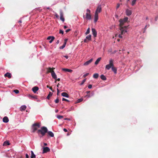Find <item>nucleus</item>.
<instances>
[{"mask_svg":"<svg viewBox=\"0 0 158 158\" xmlns=\"http://www.w3.org/2000/svg\"><path fill=\"white\" fill-rule=\"evenodd\" d=\"M128 19V18L127 17H125L123 19H120L119 20L120 30L121 31L122 34H123L127 32V28L128 26H125L124 27H123V26L124 23L127 21Z\"/></svg>","mask_w":158,"mask_h":158,"instance_id":"1","label":"nucleus"},{"mask_svg":"<svg viewBox=\"0 0 158 158\" xmlns=\"http://www.w3.org/2000/svg\"><path fill=\"white\" fill-rule=\"evenodd\" d=\"M48 129L46 127H43L41 128V129L38 130L37 131V133L38 134L40 133L42 135V136H44L46 133H47L48 131Z\"/></svg>","mask_w":158,"mask_h":158,"instance_id":"2","label":"nucleus"},{"mask_svg":"<svg viewBox=\"0 0 158 158\" xmlns=\"http://www.w3.org/2000/svg\"><path fill=\"white\" fill-rule=\"evenodd\" d=\"M40 125L39 123H35L33 124L32 125V127L33 129V132H34L36 131L37 129L40 128Z\"/></svg>","mask_w":158,"mask_h":158,"instance_id":"3","label":"nucleus"},{"mask_svg":"<svg viewBox=\"0 0 158 158\" xmlns=\"http://www.w3.org/2000/svg\"><path fill=\"white\" fill-rule=\"evenodd\" d=\"M113 66H114L113 60L110 59L109 61V64L106 66V68L107 70H109L110 68H112Z\"/></svg>","mask_w":158,"mask_h":158,"instance_id":"4","label":"nucleus"},{"mask_svg":"<svg viewBox=\"0 0 158 158\" xmlns=\"http://www.w3.org/2000/svg\"><path fill=\"white\" fill-rule=\"evenodd\" d=\"M87 12L86 13V19H91V15H90V10L87 9Z\"/></svg>","mask_w":158,"mask_h":158,"instance_id":"5","label":"nucleus"},{"mask_svg":"<svg viewBox=\"0 0 158 158\" xmlns=\"http://www.w3.org/2000/svg\"><path fill=\"white\" fill-rule=\"evenodd\" d=\"M60 19L63 22H64V19L63 17V13L62 11H60Z\"/></svg>","mask_w":158,"mask_h":158,"instance_id":"6","label":"nucleus"},{"mask_svg":"<svg viewBox=\"0 0 158 158\" xmlns=\"http://www.w3.org/2000/svg\"><path fill=\"white\" fill-rule=\"evenodd\" d=\"M50 151V149L48 147H44L43 148V153H45Z\"/></svg>","mask_w":158,"mask_h":158,"instance_id":"7","label":"nucleus"},{"mask_svg":"<svg viewBox=\"0 0 158 158\" xmlns=\"http://www.w3.org/2000/svg\"><path fill=\"white\" fill-rule=\"evenodd\" d=\"M55 68L52 67V68H51V67H48V70L47 72V73H52V71H54L53 70L54 69H55Z\"/></svg>","mask_w":158,"mask_h":158,"instance_id":"8","label":"nucleus"},{"mask_svg":"<svg viewBox=\"0 0 158 158\" xmlns=\"http://www.w3.org/2000/svg\"><path fill=\"white\" fill-rule=\"evenodd\" d=\"M126 15L128 16H129L131 15L132 14V12L131 11V10H130L128 9H127L126 10Z\"/></svg>","mask_w":158,"mask_h":158,"instance_id":"9","label":"nucleus"},{"mask_svg":"<svg viewBox=\"0 0 158 158\" xmlns=\"http://www.w3.org/2000/svg\"><path fill=\"white\" fill-rule=\"evenodd\" d=\"M92 31L94 37H96L97 35V32L96 30L94 28H93L92 29Z\"/></svg>","mask_w":158,"mask_h":158,"instance_id":"10","label":"nucleus"},{"mask_svg":"<svg viewBox=\"0 0 158 158\" xmlns=\"http://www.w3.org/2000/svg\"><path fill=\"white\" fill-rule=\"evenodd\" d=\"M93 59H91L90 60L88 61H86L85 63L84 64V65L87 66L89 64L91 63L93 61Z\"/></svg>","mask_w":158,"mask_h":158,"instance_id":"11","label":"nucleus"},{"mask_svg":"<svg viewBox=\"0 0 158 158\" xmlns=\"http://www.w3.org/2000/svg\"><path fill=\"white\" fill-rule=\"evenodd\" d=\"M39 90V88L37 86H35L32 88V90L34 93H35Z\"/></svg>","mask_w":158,"mask_h":158,"instance_id":"12","label":"nucleus"},{"mask_svg":"<svg viewBox=\"0 0 158 158\" xmlns=\"http://www.w3.org/2000/svg\"><path fill=\"white\" fill-rule=\"evenodd\" d=\"M101 10H102V9H101V6H98L97 9V10L95 11V13L98 14V13H100L101 12Z\"/></svg>","mask_w":158,"mask_h":158,"instance_id":"13","label":"nucleus"},{"mask_svg":"<svg viewBox=\"0 0 158 158\" xmlns=\"http://www.w3.org/2000/svg\"><path fill=\"white\" fill-rule=\"evenodd\" d=\"M51 75L52 77L56 80L57 76L55 73L54 71H52V73H51Z\"/></svg>","mask_w":158,"mask_h":158,"instance_id":"14","label":"nucleus"},{"mask_svg":"<svg viewBox=\"0 0 158 158\" xmlns=\"http://www.w3.org/2000/svg\"><path fill=\"white\" fill-rule=\"evenodd\" d=\"M5 77H7L9 78H10L11 77V75L10 73L7 72L4 74Z\"/></svg>","mask_w":158,"mask_h":158,"instance_id":"15","label":"nucleus"},{"mask_svg":"<svg viewBox=\"0 0 158 158\" xmlns=\"http://www.w3.org/2000/svg\"><path fill=\"white\" fill-rule=\"evenodd\" d=\"M3 121L5 123L8 122L9 121V119L8 117L6 116L4 117L3 118Z\"/></svg>","mask_w":158,"mask_h":158,"instance_id":"16","label":"nucleus"},{"mask_svg":"<svg viewBox=\"0 0 158 158\" xmlns=\"http://www.w3.org/2000/svg\"><path fill=\"white\" fill-rule=\"evenodd\" d=\"M98 19V14L95 13L94 15V22L95 23H96Z\"/></svg>","mask_w":158,"mask_h":158,"instance_id":"17","label":"nucleus"},{"mask_svg":"<svg viewBox=\"0 0 158 158\" xmlns=\"http://www.w3.org/2000/svg\"><path fill=\"white\" fill-rule=\"evenodd\" d=\"M61 95L62 96L66 98H68L69 97V95L66 92L62 93Z\"/></svg>","mask_w":158,"mask_h":158,"instance_id":"18","label":"nucleus"},{"mask_svg":"<svg viewBox=\"0 0 158 158\" xmlns=\"http://www.w3.org/2000/svg\"><path fill=\"white\" fill-rule=\"evenodd\" d=\"M29 97L30 98H34L37 99V96L36 95H29Z\"/></svg>","mask_w":158,"mask_h":158,"instance_id":"19","label":"nucleus"},{"mask_svg":"<svg viewBox=\"0 0 158 158\" xmlns=\"http://www.w3.org/2000/svg\"><path fill=\"white\" fill-rule=\"evenodd\" d=\"M26 106L25 105H23L21 106V107L20 108V110L21 111H23L26 109Z\"/></svg>","mask_w":158,"mask_h":158,"instance_id":"20","label":"nucleus"},{"mask_svg":"<svg viewBox=\"0 0 158 158\" xmlns=\"http://www.w3.org/2000/svg\"><path fill=\"white\" fill-rule=\"evenodd\" d=\"M62 70L65 72H68L70 73H71L73 72V70H72L69 69H62Z\"/></svg>","mask_w":158,"mask_h":158,"instance_id":"21","label":"nucleus"},{"mask_svg":"<svg viewBox=\"0 0 158 158\" xmlns=\"http://www.w3.org/2000/svg\"><path fill=\"white\" fill-rule=\"evenodd\" d=\"M10 145V143L8 141H5L3 143V146H6Z\"/></svg>","mask_w":158,"mask_h":158,"instance_id":"22","label":"nucleus"},{"mask_svg":"<svg viewBox=\"0 0 158 158\" xmlns=\"http://www.w3.org/2000/svg\"><path fill=\"white\" fill-rule=\"evenodd\" d=\"M47 132L48 133V135L51 137H53L54 136V134L52 131H47Z\"/></svg>","mask_w":158,"mask_h":158,"instance_id":"23","label":"nucleus"},{"mask_svg":"<svg viewBox=\"0 0 158 158\" xmlns=\"http://www.w3.org/2000/svg\"><path fill=\"white\" fill-rule=\"evenodd\" d=\"M112 70L114 72V73L116 74L117 72V69L115 68L114 67V66L112 67Z\"/></svg>","mask_w":158,"mask_h":158,"instance_id":"24","label":"nucleus"},{"mask_svg":"<svg viewBox=\"0 0 158 158\" xmlns=\"http://www.w3.org/2000/svg\"><path fill=\"white\" fill-rule=\"evenodd\" d=\"M101 59V57H99L95 61V65H97L98 64L99 62L100 61V60Z\"/></svg>","mask_w":158,"mask_h":158,"instance_id":"25","label":"nucleus"},{"mask_svg":"<svg viewBox=\"0 0 158 158\" xmlns=\"http://www.w3.org/2000/svg\"><path fill=\"white\" fill-rule=\"evenodd\" d=\"M101 78L103 80H106V77L104 75H101L100 76Z\"/></svg>","mask_w":158,"mask_h":158,"instance_id":"26","label":"nucleus"},{"mask_svg":"<svg viewBox=\"0 0 158 158\" xmlns=\"http://www.w3.org/2000/svg\"><path fill=\"white\" fill-rule=\"evenodd\" d=\"M31 158H35L36 156L34 154L33 152L32 151H31Z\"/></svg>","mask_w":158,"mask_h":158,"instance_id":"27","label":"nucleus"},{"mask_svg":"<svg viewBox=\"0 0 158 158\" xmlns=\"http://www.w3.org/2000/svg\"><path fill=\"white\" fill-rule=\"evenodd\" d=\"M98 74L97 73H96L93 75V77L95 79H97L98 77Z\"/></svg>","mask_w":158,"mask_h":158,"instance_id":"28","label":"nucleus"},{"mask_svg":"<svg viewBox=\"0 0 158 158\" xmlns=\"http://www.w3.org/2000/svg\"><path fill=\"white\" fill-rule=\"evenodd\" d=\"M52 94H53L52 93H51V92H49V94L47 96V98L48 99H49L50 97H51L52 95Z\"/></svg>","mask_w":158,"mask_h":158,"instance_id":"29","label":"nucleus"},{"mask_svg":"<svg viewBox=\"0 0 158 158\" xmlns=\"http://www.w3.org/2000/svg\"><path fill=\"white\" fill-rule=\"evenodd\" d=\"M86 38L88 40H90L91 39V35H87Z\"/></svg>","mask_w":158,"mask_h":158,"instance_id":"30","label":"nucleus"},{"mask_svg":"<svg viewBox=\"0 0 158 158\" xmlns=\"http://www.w3.org/2000/svg\"><path fill=\"white\" fill-rule=\"evenodd\" d=\"M66 43H64L62 46H61L60 47V49H63L65 46Z\"/></svg>","mask_w":158,"mask_h":158,"instance_id":"31","label":"nucleus"},{"mask_svg":"<svg viewBox=\"0 0 158 158\" xmlns=\"http://www.w3.org/2000/svg\"><path fill=\"white\" fill-rule=\"evenodd\" d=\"M137 0H133L131 2V5L132 6H134V5L135 4Z\"/></svg>","mask_w":158,"mask_h":158,"instance_id":"32","label":"nucleus"},{"mask_svg":"<svg viewBox=\"0 0 158 158\" xmlns=\"http://www.w3.org/2000/svg\"><path fill=\"white\" fill-rule=\"evenodd\" d=\"M90 32V28L89 27L87 30L85 32V35H87L88 34H89Z\"/></svg>","mask_w":158,"mask_h":158,"instance_id":"33","label":"nucleus"},{"mask_svg":"<svg viewBox=\"0 0 158 158\" xmlns=\"http://www.w3.org/2000/svg\"><path fill=\"white\" fill-rule=\"evenodd\" d=\"M83 100V99L82 98H80L79 99H78L77 100V103H79L80 102H82Z\"/></svg>","mask_w":158,"mask_h":158,"instance_id":"34","label":"nucleus"},{"mask_svg":"<svg viewBox=\"0 0 158 158\" xmlns=\"http://www.w3.org/2000/svg\"><path fill=\"white\" fill-rule=\"evenodd\" d=\"M14 92L16 94H18L19 92V90L18 89L14 90Z\"/></svg>","mask_w":158,"mask_h":158,"instance_id":"35","label":"nucleus"},{"mask_svg":"<svg viewBox=\"0 0 158 158\" xmlns=\"http://www.w3.org/2000/svg\"><path fill=\"white\" fill-rule=\"evenodd\" d=\"M63 116H61V115H58L57 116V118H58V119H61L62 118H63Z\"/></svg>","mask_w":158,"mask_h":158,"instance_id":"36","label":"nucleus"},{"mask_svg":"<svg viewBox=\"0 0 158 158\" xmlns=\"http://www.w3.org/2000/svg\"><path fill=\"white\" fill-rule=\"evenodd\" d=\"M89 74V73H86L85 74L83 75V77H84V78H85V77L87 76H88Z\"/></svg>","mask_w":158,"mask_h":158,"instance_id":"37","label":"nucleus"},{"mask_svg":"<svg viewBox=\"0 0 158 158\" xmlns=\"http://www.w3.org/2000/svg\"><path fill=\"white\" fill-rule=\"evenodd\" d=\"M54 39H55L54 37H52V39H51V40L49 41V43H52V42L53 41Z\"/></svg>","mask_w":158,"mask_h":158,"instance_id":"38","label":"nucleus"},{"mask_svg":"<svg viewBox=\"0 0 158 158\" xmlns=\"http://www.w3.org/2000/svg\"><path fill=\"white\" fill-rule=\"evenodd\" d=\"M86 80V79H85L83 80L81 84V85H83L84 84V83L85 81Z\"/></svg>","mask_w":158,"mask_h":158,"instance_id":"39","label":"nucleus"},{"mask_svg":"<svg viewBox=\"0 0 158 158\" xmlns=\"http://www.w3.org/2000/svg\"><path fill=\"white\" fill-rule=\"evenodd\" d=\"M62 100L63 101H66V102H69V100H67V99H65V98H62Z\"/></svg>","mask_w":158,"mask_h":158,"instance_id":"40","label":"nucleus"},{"mask_svg":"<svg viewBox=\"0 0 158 158\" xmlns=\"http://www.w3.org/2000/svg\"><path fill=\"white\" fill-rule=\"evenodd\" d=\"M59 33L63 34H64V31L62 30H60L59 31Z\"/></svg>","mask_w":158,"mask_h":158,"instance_id":"41","label":"nucleus"},{"mask_svg":"<svg viewBox=\"0 0 158 158\" xmlns=\"http://www.w3.org/2000/svg\"><path fill=\"white\" fill-rule=\"evenodd\" d=\"M52 37H54L53 36H48L47 38V40H51L52 39Z\"/></svg>","mask_w":158,"mask_h":158,"instance_id":"42","label":"nucleus"},{"mask_svg":"<svg viewBox=\"0 0 158 158\" xmlns=\"http://www.w3.org/2000/svg\"><path fill=\"white\" fill-rule=\"evenodd\" d=\"M59 102V100L58 98H57L55 100V102L56 103H58Z\"/></svg>","mask_w":158,"mask_h":158,"instance_id":"43","label":"nucleus"},{"mask_svg":"<svg viewBox=\"0 0 158 158\" xmlns=\"http://www.w3.org/2000/svg\"><path fill=\"white\" fill-rule=\"evenodd\" d=\"M120 4L119 3H118L117 4L116 6V9H117L120 6Z\"/></svg>","mask_w":158,"mask_h":158,"instance_id":"44","label":"nucleus"},{"mask_svg":"<svg viewBox=\"0 0 158 158\" xmlns=\"http://www.w3.org/2000/svg\"><path fill=\"white\" fill-rule=\"evenodd\" d=\"M149 26H150V25H149V24H148V25H146L145 26V27H144V29L145 30L147 28V27H149Z\"/></svg>","mask_w":158,"mask_h":158,"instance_id":"45","label":"nucleus"},{"mask_svg":"<svg viewBox=\"0 0 158 158\" xmlns=\"http://www.w3.org/2000/svg\"><path fill=\"white\" fill-rule=\"evenodd\" d=\"M123 34H122L121 33L120 34H119V35H118V37L119 38H122V37H123V36H122V35Z\"/></svg>","mask_w":158,"mask_h":158,"instance_id":"46","label":"nucleus"},{"mask_svg":"<svg viewBox=\"0 0 158 158\" xmlns=\"http://www.w3.org/2000/svg\"><path fill=\"white\" fill-rule=\"evenodd\" d=\"M92 87V85H89L88 86V88L89 89H91Z\"/></svg>","mask_w":158,"mask_h":158,"instance_id":"47","label":"nucleus"},{"mask_svg":"<svg viewBox=\"0 0 158 158\" xmlns=\"http://www.w3.org/2000/svg\"><path fill=\"white\" fill-rule=\"evenodd\" d=\"M55 16L57 18L59 19V16L57 14H56L55 15Z\"/></svg>","mask_w":158,"mask_h":158,"instance_id":"48","label":"nucleus"},{"mask_svg":"<svg viewBox=\"0 0 158 158\" xmlns=\"http://www.w3.org/2000/svg\"><path fill=\"white\" fill-rule=\"evenodd\" d=\"M70 30H71V29H69L66 30L65 31V32L66 33H67V32H69V31H70Z\"/></svg>","mask_w":158,"mask_h":158,"instance_id":"49","label":"nucleus"},{"mask_svg":"<svg viewBox=\"0 0 158 158\" xmlns=\"http://www.w3.org/2000/svg\"><path fill=\"white\" fill-rule=\"evenodd\" d=\"M84 42L85 43H87L88 42V40L86 39H85L84 40Z\"/></svg>","mask_w":158,"mask_h":158,"instance_id":"50","label":"nucleus"},{"mask_svg":"<svg viewBox=\"0 0 158 158\" xmlns=\"http://www.w3.org/2000/svg\"><path fill=\"white\" fill-rule=\"evenodd\" d=\"M57 95H58L59 94V90L58 88L57 89Z\"/></svg>","mask_w":158,"mask_h":158,"instance_id":"51","label":"nucleus"},{"mask_svg":"<svg viewBox=\"0 0 158 158\" xmlns=\"http://www.w3.org/2000/svg\"><path fill=\"white\" fill-rule=\"evenodd\" d=\"M26 158H29V156L27 154H26Z\"/></svg>","mask_w":158,"mask_h":158,"instance_id":"52","label":"nucleus"},{"mask_svg":"<svg viewBox=\"0 0 158 158\" xmlns=\"http://www.w3.org/2000/svg\"><path fill=\"white\" fill-rule=\"evenodd\" d=\"M63 131L65 132H67L68 131L65 128H64L63 129Z\"/></svg>","mask_w":158,"mask_h":158,"instance_id":"53","label":"nucleus"},{"mask_svg":"<svg viewBox=\"0 0 158 158\" xmlns=\"http://www.w3.org/2000/svg\"><path fill=\"white\" fill-rule=\"evenodd\" d=\"M49 88L50 89H51V90H52L53 92L54 91V90L52 89V87H49Z\"/></svg>","mask_w":158,"mask_h":158,"instance_id":"54","label":"nucleus"},{"mask_svg":"<svg viewBox=\"0 0 158 158\" xmlns=\"http://www.w3.org/2000/svg\"><path fill=\"white\" fill-rule=\"evenodd\" d=\"M64 56L66 58V59H68L69 58V56Z\"/></svg>","mask_w":158,"mask_h":158,"instance_id":"55","label":"nucleus"},{"mask_svg":"<svg viewBox=\"0 0 158 158\" xmlns=\"http://www.w3.org/2000/svg\"><path fill=\"white\" fill-rule=\"evenodd\" d=\"M158 19V16H157L156 18H155V20L156 21Z\"/></svg>","mask_w":158,"mask_h":158,"instance_id":"56","label":"nucleus"},{"mask_svg":"<svg viewBox=\"0 0 158 158\" xmlns=\"http://www.w3.org/2000/svg\"><path fill=\"white\" fill-rule=\"evenodd\" d=\"M67 40V39H65L64 40V43H65L66 44Z\"/></svg>","mask_w":158,"mask_h":158,"instance_id":"57","label":"nucleus"},{"mask_svg":"<svg viewBox=\"0 0 158 158\" xmlns=\"http://www.w3.org/2000/svg\"><path fill=\"white\" fill-rule=\"evenodd\" d=\"M59 40H58L56 42V43L57 44H58L59 43Z\"/></svg>","mask_w":158,"mask_h":158,"instance_id":"58","label":"nucleus"},{"mask_svg":"<svg viewBox=\"0 0 158 158\" xmlns=\"http://www.w3.org/2000/svg\"><path fill=\"white\" fill-rule=\"evenodd\" d=\"M115 17L116 18H118V15H115Z\"/></svg>","mask_w":158,"mask_h":158,"instance_id":"59","label":"nucleus"},{"mask_svg":"<svg viewBox=\"0 0 158 158\" xmlns=\"http://www.w3.org/2000/svg\"><path fill=\"white\" fill-rule=\"evenodd\" d=\"M67 27L66 26H64V29H66Z\"/></svg>","mask_w":158,"mask_h":158,"instance_id":"60","label":"nucleus"},{"mask_svg":"<svg viewBox=\"0 0 158 158\" xmlns=\"http://www.w3.org/2000/svg\"><path fill=\"white\" fill-rule=\"evenodd\" d=\"M65 120H69L70 119L68 118H64Z\"/></svg>","mask_w":158,"mask_h":158,"instance_id":"61","label":"nucleus"},{"mask_svg":"<svg viewBox=\"0 0 158 158\" xmlns=\"http://www.w3.org/2000/svg\"><path fill=\"white\" fill-rule=\"evenodd\" d=\"M56 80L58 81H59L60 80V78H59L57 79H56Z\"/></svg>","mask_w":158,"mask_h":158,"instance_id":"62","label":"nucleus"},{"mask_svg":"<svg viewBox=\"0 0 158 158\" xmlns=\"http://www.w3.org/2000/svg\"><path fill=\"white\" fill-rule=\"evenodd\" d=\"M18 22H19V23H22V21H21V20H19V21Z\"/></svg>","mask_w":158,"mask_h":158,"instance_id":"63","label":"nucleus"},{"mask_svg":"<svg viewBox=\"0 0 158 158\" xmlns=\"http://www.w3.org/2000/svg\"><path fill=\"white\" fill-rule=\"evenodd\" d=\"M44 146H47V143H44Z\"/></svg>","mask_w":158,"mask_h":158,"instance_id":"64","label":"nucleus"}]
</instances>
